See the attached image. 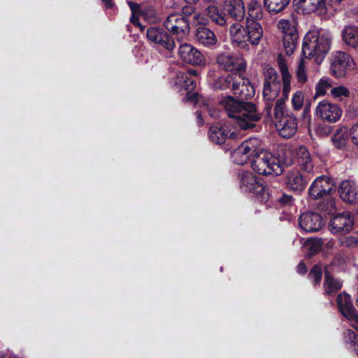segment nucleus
<instances>
[{
  "instance_id": "1",
  "label": "nucleus",
  "mask_w": 358,
  "mask_h": 358,
  "mask_svg": "<svg viewBox=\"0 0 358 358\" xmlns=\"http://www.w3.org/2000/svg\"><path fill=\"white\" fill-rule=\"evenodd\" d=\"M264 12L259 0H250L247 3L245 25L234 23L229 28L233 43L240 48L249 49V45L257 46L263 37V28L259 21Z\"/></svg>"
},
{
  "instance_id": "2",
  "label": "nucleus",
  "mask_w": 358,
  "mask_h": 358,
  "mask_svg": "<svg viewBox=\"0 0 358 358\" xmlns=\"http://www.w3.org/2000/svg\"><path fill=\"white\" fill-rule=\"evenodd\" d=\"M331 43V38L329 35L309 31L303 38L302 53L306 58L314 57L315 62L320 64L329 52Z\"/></svg>"
},
{
  "instance_id": "3",
  "label": "nucleus",
  "mask_w": 358,
  "mask_h": 358,
  "mask_svg": "<svg viewBox=\"0 0 358 358\" xmlns=\"http://www.w3.org/2000/svg\"><path fill=\"white\" fill-rule=\"evenodd\" d=\"M250 163L252 169L261 175L278 176L283 172V168L279 160L261 145Z\"/></svg>"
},
{
  "instance_id": "4",
  "label": "nucleus",
  "mask_w": 358,
  "mask_h": 358,
  "mask_svg": "<svg viewBox=\"0 0 358 358\" xmlns=\"http://www.w3.org/2000/svg\"><path fill=\"white\" fill-rule=\"evenodd\" d=\"M262 119V113L252 102L244 101L236 124L242 129H252Z\"/></svg>"
},
{
  "instance_id": "5",
  "label": "nucleus",
  "mask_w": 358,
  "mask_h": 358,
  "mask_svg": "<svg viewBox=\"0 0 358 358\" xmlns=\"http://www.w3.org/2000/svg\"><path fill=\"white\" fill-rule=\"evenodd\" d=\"M166 29L176 36L178 42L185 38L189 34V23L180 13L169 15L164 22Z\"/></svg>"
},
{
  "instance_id": "6",
  "label": "nucleus",
  "mask_w": 358,
  "mask_h": 358,
  "mask_svg": "<svg viewBox=\"0 0 358 358\" xmlns=\"http://www.w3.org/2000/svg\"><path fill=\"white\" fill-rule=\"evenodd\" d=\"M259 146L260 141L258 138H252L245 141L233 152L234 162L238 165L246 164L250 158L254 159Z\"/></svg>"
},
{
  "instance_id": "7",
  "label": "nucleus",
  "mask_w": 358,
  "mask_h": 358,
  "mask_svg": "<svg viewBox=\"0 0 358 358\" xmlns=\"http://www.w3.org/2000/svg\"><path fill=\"white\" fill-rule=\"evenodd\" d=\"M216 63L219 67L225 71H244L246 63L244 59L235 54L222 52L217 55Z\"/></svg>"
},
{
  "instance_id": "8",
  "label": "nucleus",
  "mask_w": 358,
  "mask_h": 358,
  "mask_svg": "<svg viewBox=\"0 0 358 358\" xmlns=\"http://www.w3.org/2000/svg\"><path fill=\"white\" fill-rule=\"evenodd\" d=\"M337 306L341 314L358 329V313L354 308L351 298L346 292L340 293L336 299Z\"/></svg>"
},
{
  "instance_id": "9",
  "label": "nucleus",
  "mask_w": 358,
  "mask_h": 358,
  "mask_svg": "<svg viewBox=\"0 0 358 358\" xmlns=\"http://www.w3.org/2000/svg\"><path fill=\"white\" fill-rule=\"evenodd\" d=\"M354 68L353 59L344 52H337L331 62V71L336 78L344 77Z\"/></svg>"
},
{
  "instance_id": "10",
  "label": "nucleus",
  "mask_w": 358,
  "mask_h": 358,
  "mask_svg": "<svg viewBox=\"0 0 358 358\" xmlns=\"http://www.w3.org/2000/svg\"><path fill=\"white\" fill-rule=\"evenodd\" d=\"M315 114L323 121L336 122L341 118L342 110L337 104L322 101L316 107Z\"/></svg>"
},
{
  "instance_id": "11",
  "label": "nucleus",
  "mask_w": 358,
  "mask_h": 358,
  "mask_svg": "<svg viewBox=\"0 0 358 358\" xmlns=\"http://www.w3.org/2000/svg\"><path fill=\"white\" fill-rule=\"evenodd\" d=\"M354 224L352 215L349 212L333 217L329 222V229L334 234H345L350 232Z\"/></svg>"
},
{
  "instance_id": "12",
  "label": "nucleus",
  "mask_w": 358,
  "mask_h": 358,
  "mask_svg": "<svg viewBox=\"0 0 358 358\" xmlns=\"http://www.w3.org/2000/svg\"><path fill=\"white\" fill-rule=\"evenodd\" d=\"M146 36L150 41L162 45L169 51H172L176 47L174 40L167 32L160 27H149L146 31Z\"/></svg>"
},
{
  "instance_id": "13",
  "label": "nucleus",
  "mask_w": 358,
  "mask_h": 358,
  "mask_svg": "<svg viewBox=\"0 0 358 358\" xmlns=\"http://www.w3.org/2000/svg\"><path fill=\"white\" fill-rule=\"evenodd\" d=\"M334 187L335 185L331 178L320 176L311 184L308 193L312 199L317 200L329 195Z\"/></svg>"
},
{
  "instance_id": "14",
  "label": "nucleus",
  "mask_w": 358,
  "mask_h": 358,
  "mask_svg": "<svg viewBox=\"0 0 358 358\" xmlns=\"http://www.w3.org/2000/svg\"><path fill=\"white\" fill-rule=\"evenodd\" d=\"M231 91L234 95L237 96L238 99L243 101L252 99L255 92L253 86L241 73H237Z\"/></svg>"
},
{
  "instance_id": "15",
  "label": "nucleus",
  "mask_w": 358,
  "mask_h": 358,
  "mask_svg": "<svg viewBox=\"0 0 358 358\" xmlns=\"http://www.w3.org/2000/svg\"><path fill=\"white\" fill-rule=\"evenodd\" d=\"M178 55L183 62L194 66L201 64L204 59L197 49L187 43H180Z\"/></svg>"
},
{
  "instance_id": "16",
  "label": "nucleus",
  "mask_w": 358,
  "mask_h": 358,
  "mask_svg": "<svg viewBox=\"0 0 358 358\" xmlns=\"http://www.w3.org/2000/svg\"><path fill=\"white\" fill-rule=\"evenodd\" d=\"M237 136V133L230 131L228 127L220 123L212 125L208 131L210 140L218 145L224 144L228 138L234 139Z\"/></svg>"
},
{
  "instance_id": "17",
  "label": "nucleus",
  "mask_w": 358,
  "mask_h": 358,
  "mask_svg": "<svg viewBox=\"0 0 358 358\" xmlns=\"http://www.w3.org/2000/svg\"><path fill=\"white\" fill-rule=\"evenodd\" d=\"M338 193L343 201L349 204L358 203V185L352 180H345L338 186Z\"/></svg>"
},
{
  "instance_id": "18",
  "label": "nucleus",
  "mask_w": 358,
  "mask_h": 358,
  "mask_svg": "<svg viewBox=\"0 0 358 358\" xmlns=\"http://www.w3.org/2000/svg\"><path fill=\"white\" fill-rule=\"evenodd\" d=\"M299 224L304 231L307 232H315L322 229L324 225V220L317 213L306 212L300 215Z\"/></svg>"
},
{
  "instance_id": "19",
  "label": "nucleus",
  "mask_w": 358,
  "mask_h": 358,
  "mask_svg": "<svg viewBox=\"0 0 358 358\" xmlns=\"http://www.w3.org/2000/svg\"><path fill=\"white\" fill-rule=\"evenodd\" d=\"M240 186L245 191L254 194H261L264 190V186L261 180L250 171H244L239 174Z\"/></svg>"
},
{
  "instance_id": "20",
  "label": "nucleus",
  "mask_w": 358,
  "mask_h": 358,
  "mask_svg": "<svg viewBox=\"0 0 358 358\" xmlns=\"http://www.w3.org/2000/svg\"><path fill=\"white\" fill-rule=\"evenodd\" d=\"M280 136L285 138L293 136L297 130V120L295 117L286 114L285 117L275 122Z\"/></svg>"
},
{
  "instance_id": "21",
  "label": "nucleus",
  "mask_w": 358,
  "mask_h": 358,
  "mask_svg": "<svg viewBox=\"0 0 358 358\" xmlns=\"http://www.w3.org/2000/svg\"><path fill=\"white\" fill-rule=\"evenodd\" d=\"M242 104H243V100L229 95L225 96L220 101V106L224 110L227 116L234 119L236 122L239 116Z\"/></svg>"
},
{
  "instance_id": "22",
  "label": "nucleus",
  "mask_w": 358,
  "mask_h": 358,
  "mask_svg": "<svg viewBox=\"0 0 358 358\" xmlns=\"http://www.w3.org/2000/svg\"><path fill=\"white\" fill-rule=\"evenodd\" d=\"M328 268V266L324 268V293L326 295L333 296L341 290L343 282L341 280L334 278L330 273Z\"/></svg>"
},
{
  "instance_id": "23",
  "label": "nucleus",
  "mask_w": 358,
  "mask_h": 358,
  "mask_svg": "<svg viewBox=\"0 0 358 358\" xmlns=\"http://www.w3.org/2000/svg\"><path fill=\"white\" fill-rule=\"evenodd\" d=\"M287 187L294 191H302L305 189L307 180L298 171H289L285 180Z\"/></svg>"
},
{
  "instance_id": "24",
  "label": "nucleus",
  "mask_w": 358,
  "mask_h": 358,
  "mask_svg": "<svg viewBox=\"0 0 358 358\" xmlns=\"http://www.w3.org/2000/svg\"><path fill=\"white\" fill-rule=\"evenodd\" d=\"M295 155L299 166L306 172L313 169V163L311 155L305 146H300L296 149Z\"/></svg>"
},
{
  "instance_id": "25",
  "label": "nucleus",
  "mask_w": 358,
  "mask_h": 358,
  "mask_svg": "<svg viewBox=\"0 0 358 358\" xmlns=\"http://www.w3.org/2000/svg\"><path fill=\"white\" fill-rule=\"evenodd\" d=\"M195 36L198 43L206 47L215 45L217 43V38L214 32L204 27L197 29Z\"/></svg>"
},
{
  "instance_id": "26",
  "label": "nucleus",
  "mask_w": 358,
  "mask_h": 358,
  "mask_svg": "<svg viewBox=\"0 0 358 358\" xmlns=\"http://www.w3.org/2000/svg\"><path fill=\"white\" fill-rule=\"evenodd\" d=\"M229 15L235 20L241 21L244 19L246 11L243 0H231L226 7Z\"/></svg>"
},
{
  "instance_id": "27",
  "label": "nucleus",
  "mask_w": 358,
  "mask_h": 358,
  "mask_svg": "<svg viewBox=\"0 0 358 358\" xmlns=\"http://www.w3.org/2000/svg\"><path fill=\"white\" fill-rule=\"evenodd\" d=\"M343 40L354 48L358 47V26H345L342 31Z\"/></svg>"
},
{
  "instance_id": "28",
  "label": "nucleus",
  "mask_w": 358,
  "mask_h": 358,
  "mask_svg": "<svg viewBox=\"0 0 358 358\" xmlns=\"http://www.w3.org/2000/svg\"><path fill=\"white\" fill-rule=\"evenodd\" d=\"M279 69L282 77V94L281 99L287 100L291 90V75L289 73L288 68L284 61L278 62Z\"/></svg>"
},
{
  "instance_id": "29",
  "label": "nucleus",
  "mask_w": 358,
  "mask_h": 358,
  "mask_svg": "<svg viewBox=\"0 0 358 358\" xmlns=\"http://www.w3.org/2000/svg\"><path fill=\"white\" fill-rule=\"evenodd\" d=\"M291 0H263L264 6L271 15H276L289 5Z\"/></svg>"
},
{
  "instance_id": "30",
  "label": "nucleus",
  "mask_w": 358,
  "mask_h": 358,
  "mask_svg": "<svg viewBox=\"0 0 358 358\" xmlns=\"http://www.w3.org/2000/svg\"><path fill=\"white\" fill-rule=\"evenodd\" d=\"M237 73L229 74L227 76H220L217 78L213 83V87L215 90H226L234 87V83H235V78Z\"/></svg>"
},
{
  "instance_id": "31",
  "label": "nucleus",
  "mask_w": 358,
  "mask_h": 358,
  "mask_svg": "<svg viewBox=\"0 0 358 358\" xmlns=\"http://www.w3.org/2000/svg\"><path fill=\"white\" fill-rule=\"evenodd\" d=\"M174 83L176 85L183 87L186 91H192L196 88V80L187 76L184 72H179L176 74Z\"/></svg>"
},
{
  "instance_id": "32",
  "label": "nucleus",
  "mask_w": 358,
  "mask_h": 358,
  "mask_svg": "<svg viewBox=\"0 0 358 358\" xmlns=\"http://www.w3.org/2000/svg\"><path fill=\"white\" fill-rule=\"evenodd\" d=\"M281 90V84H264L263 97L265 101H274Z\"/></svg>"
},
{
  "instance_id": "33",
  "label": "nucleus",
  "mask_w": 358,
  "mask_h": 358,
  "mask_svg": "<svg viewBox=\"0 0 358 358\" xmlns=\"http://www.w3.org/2000/svg\"><path fill=\"white\" fill-rule=\"evenodd\" d=\"M206 13L214 23L220 26H224L226 24V20L222 13L220 12L217 7L215 6H209L206 9Z\"/></svg>"
},
{
  "instance_id": "34",
  "label": "nucleus",
  "mask_w": 358,
  "mask_h": 358,
  "mask_svg": "<svg viewBox=\"0 0 358 358\" xmlns=\"http://www.w3.org/2000/svg\"><path fill=\"white\" fill-rule=\"evenodd\" d=\"M298 38L297 32L283 36V46L287 55H291L294 52L297 45Z\"/></svg>"
},
{
  "instance_id": "35",
  "label": "nucleus",
  "mask_w": 358,
  "mask_h": 358,
  "mask_svg": "<svg viewBox=\"0 0 358 358\" xmlns=\"http://www.w3.org/2000/svg\"><path fill=\"white\" fill-rule=\"evenodd\" d=\"M344 341L348 348H352L358 355V336L351 329H346L343 333Z\"/></svg>"
},
{
  "instance_id": "36",
  "label": "nucleus",
  "mask_w": 358,
  "mask_h": 358,
  "mask_svg": "<svg viewBox=\"0 0 358 358\" xmlns=\"http://www.w3.org/2000/svg\"><path fill=\"white\" fill-rule=\"evenodd\" d=\"M348 136H350V131L347 127H343L337 130L332 137V141L336 147L341 148L345 145V140Z\"/></svg>"
},
{
  "instance_id": "37",
  "label": "nucleus",
  "mask_w": 358,
  "mask_h": 358,
  "mask_svg": "<svg viewBox=\"0 0 358 358\" xmlns=\"http://www.w3.org/2000/svg\"><path fill=\"white\" fill-rule=\"evenodd\" d=\"M318 209L324 214L332 215L336 212V201L332 197H328L318 205Z\"/></svg>"
},
{
  "instance_id": "38",
  "label": "nucleus",
  "mask_w": 358,
  "mask_h": 358,
  "mask_svg": "<svg viewBox=\"0 0 358 358\" xmlns=\"http://www.w3.org/2000/svg\"><path fill=\"white\" fill-rule=\"evenodd\" d=\"M323 241L320 238L308 239L306 242V247L308 249V255L311 257L317 253L323 245Z\"/></svg>"
},
{
  "instance_id": "39",
  "label": "nucleus",
  "mask_w": 358,
  "mask_h": 358,
  "mask_svg": "<svg viewBox=\"0 0 358 358\" xmlns=\"http://www.w3.org/2000/svg\"><path fill=\"white\" fill-rule=\"evenodd\" d=\"M264 84H281L276 71L270 66H266L264 70Z\"/></svg>"
},
{
  "instance_id": "40",
  "label": "nucleus",
  "mask_w": 358,
  "mask_h": 358,
  "mask_svg": "<svg viewBox=\"0 0 358 358\" xmlns=\"http://www.w3.org/2000/svg\"><path fill=\"white\" fill-rule=\"evenodd\" d=\"M322 270L321 266L315 264L308 273V278L312 280L315 286L319 285L322 280Z\"/></svg>"
},
{
  "instance_id": "41",
  "label": "nucleus",
  "mask_w": 358,
  "mask_h": 358,
  "mask_svg": "<svg viewBox=\"0 0 358 358\" xmlns=\"http://www.w3.org/2000/svg\"><path fill=\"white\" fill-rule=\"evenodd\" d=\"M278 28L284 35L296 33V29L292 23L288 20L282 19L278 22Z\"/></svg>"
},
{
  "instance_id": "42",
  "label": "nucleus",
  "mask_w": 358,
  "mask_h": 358,
  "mask_svg": "<svg viewBox=\"0 0 358 358\" xmlns=\"http://www.w3.org/2000/svg\"><path fill=\"white\" fill-rule=\"evenodd\" d=\"M285 101H286L285 99H283L281 98L276 100L275 105L274 107L275 122L285 116V115L283 113V109H284Z\"/></svg>"
},
{
  "instance_id": "43",
  "label": "nucleus",
  "mask_w": 358,
  "mask_h": 358,
  "mask_svg": "<svg viewBox=\"0 0 358 358\" xmlns=\"http://www.w3.org/2000/svg\"><path fill=\"white\" fill-rule=\"evenodd\" d=\"M297 80L300 83H305L307 80L306 70L304 66V60L301 59L296 71Z\"/></svg>"
},
{
  "instance_id": "44",
  "label": "nucleus",
  "mask_w": 358,
  "mask_h": 358,
  "mask_svg": "<svg viewBox=\"0 0 358 358\" xmlns=\"http://www.w3.org/2000/svg\"><path fill=\"white\" fill-rule=\"evenodd\" d=\"M144 18L151 23H156L159 20L157 11L152 7L145 9L143 13Z\"/></svg>"
},
{
  "instance_id": "45",
  "label": "nucleus",
  "mask_w": 358,
  "mask_h": 358,
  "mask_svg": "<svg viewBox=\"0 0 358 358\" xmlns=\"http://www.w3.org/2000/svg\"><path fill=\"white\" fill-rule=\"evenodd\" d=\"M331 87V83L329 80L321 79L316 86V94L324 95L327 90Z\"/></svg>"
},
{
  "instance_id": "46",
  "label": "nucleus",
  "mask_w": 358,
  "mask_h": 358,
  "mask_svg": "<svg viewBox=\"0 0 358 358\" xmlns=\"http://www.w3.org/2000/svg\"><path fill=\"white\" fill-rule=\"evenodd\" d=\"M292 103L295 110H299L301 108L303 103V94L301 92H297L293 95Z\"/></svg>"
},
{
  "instance_id": "47",
  "label": "nucleus",
  "mask_w": 358,
  "mask_h": 358,
  "mask_svg": "<svg viewBox=\"0 0 358 358\" xmlns=\"http://www.w3.org/2000/svg\"><path fill=\"white\" fill-rule=\"evenodd\" d=\"M331 93L334 97H347L350 94L349 90L344 86H338L331 90Z\"/></svg>"
},
{
  "instance_id": "48",
  "label": "nucleus",
  "mask_w": 358,
  "mask_h": 358,
  "mask_svg": "<svg viewBox=\"0 0 358 358\" xmlns=\"http://www.w3.org/2000/svg\"><path fill=\"white\" fill-rule=\"evenodd\" d=\"M315 131L320 136H327L331 133V129L325 124L320 123L317 124Z\"/></svg>"
},
{
  "instance_id": "49",
  "label": "nucleus",
  "mask_w": 358,
  "mask_h": 358,
  "mask_svg": "<svg viewBox=\"0 0 358 358\" xmlns=\"http://www.w3.org/2000/svg\"><path fill=\"white\" fill-rule=\"evenodd\" d=\"M341 245L344 247H358V238L355 236H350L341 241Z\"/></svg>"
},
{
  "instance_id": "50",
  "label": "nucleus",
  "mask_w": 358,
  "mask_h": 358,
  "mask_svg": "<svg viewBox=\"0 0 358 358\" xmlns=\"http://www.w3.org/2000/svg\"><path fill=\"white\" fill-rule=\"evenodd\" d=\"M293 201L292 196L286 194H282L278 199V201L282 206H291L293 203Z\"/></svg>"
},
{
  "instance_id": "51",
  "label": "nucleus",
  "mask_w": 358,
  "mask_h": 358,
  "mask_svg": "<svg viewBox=\"0 0 358 358\" xmlns=\"http://www.w3.org/2000/svg\"><path fill=\"white\" fill-rule=\"evenodd\" d=\"M350 136L352 142L358 145V122L353 124L350 130Z\"/></svg>"
},
{
  "instance_id": "52",
  "label": "nucleus",
  "mask_w": 358,
  "mask_h": 358,
  "mask_svg": "<svg viewBox=\"0 0 358 358\" xmlns=\"http://www.w3.org/2000/svg\"><path fill=\"white\" fill-rule=\"evenodd\" d=\"M195 7L193 6H185L182 8V13L183 17H187L191 16L192 15L194 14L195 13Z\"/></svg>"
},
{
  "instance_id": "53",
  "label": "nucleus",
  "mask_w": 358,
  "mask_h": 358,
  "mask_svg": "<svg viewBox=\"0 0 358 358\" xmlns=\"http://www.w3.org/2000/svg\"><path fill=\"white\" fill-rule=\"evenodd\" d=\"M192 91H187L186 96H185L184 99L186 101L192 102L194 104L196 103V101L198 100L199 94L197 92L191 93Z\"/></svg>"
},
{
  "instance_id": "54",
  "label": "nucleus",
  "mask_w": 358,
  "mask_h": 358,
  "mask_svg": "<svg viewBox=\"0 0 358 358\" xmlns=\"http://www.w3.org/2000/svg\"><path fill=\"white\" fill-rule=\"evenodd\" d=\"M130 22L135 26L138 27L141 31H143L145 29L143 26H142L139 22V18L134 13H132L130 17Z\"/></svg>"
},
{
  "instance_id": "55",
  "label": "nucleus",
  "mask_w": 358,
  "mask_h": 358,
  "mask_svg": "<svg viewBox=\"0 0 358 358\" xmlns=\"http://www.w3.org/2000/svg\"><path fill=\"white\" fill-rule=\"evenodd\" d=\"M297 272L300 274H305L308 271L306 265L303 262H299L296 267Z\"/></svg>"
},
{
  "instance_id": "56",
  "label": "nucleus",
  "mask_w": 358,
  "mask_h": 358,
  "mask_svg": "<svg viewBox=\"0 0 358 358\" xmlns=\"http://www.w3.org/2000/svg\"><path fill=\"white\" fill-rule=\"evenodd\" d=\"M193 20L195 23L198 24H204L206 22V20L204 19L203 16H202L200 13H194Z\"/></svg>"
},
{
  "instance_id": "57",
  "label": "nucleus",
  "mask_w": 358,
  "mask_h": 358,
  "mask_svg": "<svg viewBox=\"0 0 358 358\" xmlns=\"http://www.w3.org/2000/svg\"><path fill=\"white\" fill-rule=\"evenodd\" d=\"M266 106L264 108V110L266 112V115L268 117H271V110L273 108V101H266Z\"/></svg>"
},
{
  "instance_id": "58",
  "label": "nucleus",
  "mask_w": 358,
  "mask_h": 358,
  "mask_svg": "<svg viewBox=\"0 0 358 358\" xmlns=\"http://www.w3.org/2000/svg\"><path fill=\"white\" fill-rule=\"evenodd\" d=\"M185 73H187V76H198V71L195 69H189L188 70L187 72H184Z\"/></svg>"
},
{
  "instance_id": "59",
  "label": "nucleus",
  "mask_w": 358,
  "mask_h": 358,
  "mask_svg": "<svg viewBox=\"0 0 358 358\" xmlns=\"http://www.w3.org/2000/svg\"><path fill=\"white\" fill-rule=\"evenodd\" d=\"M103 2L106 6V8H111L113 6V0H103Z\"/></svg>"
},
{
  "instance_id": "60",
  "label": "nucleus",
  "mask_w": 358,
  "mask_h": 358,
  "mask_svg": "<svg viewBox=\"0 0 358 358\" xmlns=\"http://www.w3.org/2000/svg\"><path fill=\"white\" fill-rule=\"evenodd\" d=\"M130 8L132 10H134L136 8L138 7V5L136 3L129 2Z\"/></svg>"
},
{
  "instance_id": "61",
  "label": "nucleus",
  "mask_w": 358,
  "mask_h": 358,
  "mask_svg": "<svg viewBox=\"0 0 358 358\" xmlns=\"http://www.w3.org/2000/svg\"><path fill=\"white\" fill-rule=\"evenodd\" d=\"M187 3L191 4V3H196L199 1V0H184Z\"/></svg>"
},
{
  "instance_id": "62",
  "label": "nucleus",
  "mask_w": 358,
  "mask_h": 358,
  "mask_svg": "<svg viewBox=\"0 0 358 358\" xmlns=\"http://www.w3.org/2000/svg\"><path fill=\"white\" fill-rule=\"evenodd\" d=\"M285 163H286V165H287V166H289V165H290V164H291V163H292V160H291V159H289L288 162H286Z\"/></svg>"
},
{
  "instance_id": "63",
  "label": "nucleus",
  "mask_w": 358,
  "mask_h": 358,
  "mask_svg": "<svg viewBox=\"0 0 358 358\" xmlns=\"http://www.w3.org/2000/svg\"><path fill=\"white\" fill-rule=\"evenodd\" d=\"M196 114H197L198 118L201 119V113L197 112Z\"/></svg>"
},
{
  "instance_id": "64",
  "label": "nucleus",
  "mask_w": 358,
  "mask_h": 358,
  "mask_svg": "<svg viewBox=\"0 0 358 358\" xmlns=\"http://www.w3.org/2000/svg\"><path fill=\"white\" fill-rule=\"evenodd\" d=\"M0 358H5L4 355L2 354H0Z\"/></svg>"
}]
</instances>
